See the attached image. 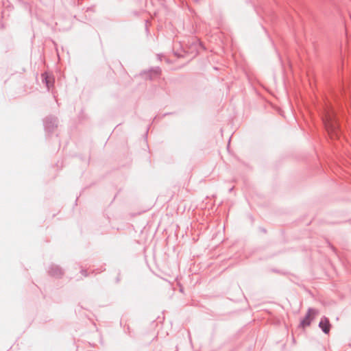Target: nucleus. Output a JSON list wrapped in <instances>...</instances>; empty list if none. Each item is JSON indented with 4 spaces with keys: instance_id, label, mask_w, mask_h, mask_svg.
Instances as JSON below:
<instances>
[{
    "instance_id": "nucleus-1",
    "label": "nucleus",
    "mask_w": 351,
    "mask_h": 351,
    "mask_svg": "<svg viewBox=\"0 0 351 351\" xmlns=\"http://www.w3.org/2000/svg\"><path fill=\"white\" fill-rule=\"evenodd\" d=\"M323 121L330 137H338L341 133V128L335 112L333 111H328L323 119Z\"/></svg>"
},
{
    "instance_id": "nucleus-2",
    "label": "nucleus",
    "mask_w": 351,
    "mask_h": 351,
    "mask_svg": "<svg viewBox=\"0 0 351 351\" xmlns=\"http://www.w3.org/2000/svg\"><path fill=\"white\" fill-rule=\"evenodd\" d=\"M45 130L47 132H53L54 130L58 127V119L53 116L47 117L44 121Z\"/></svg>"
},
{
    "instance_id": "nucleus-3",
    "label": "nucleus",
    "mask_w": 351,
    "mask_h": 351,
    "mask_svg": "<svg viewBox=\"0 0 351 351\" xmlns=\"http://www.w3.org/2000/svg\"><path fill=\"white\" fill-rule=\"evenodd\" d=\"M161 69L160 67H153L148 71L141 72V75L146 80H154L160 75Z\"/></svg>"
},
{
    "instance_id": "nucleus-4",
    "label": "nucleus",
    "mask_w": 351,
    "mask_h": 351,
    "mask_svg": "<svg viewBox=\"0 0 351 351\" xmlns=\"http://www.w3.org/2000/svg\"><path fill=\"white\" fill-rule=\"evenodd\" d=\"M317 311L315 309L309 308L304 318L301 320L300 326L302 328H305L306 326H310L312 321V318H311V316L312 314L315 315Z\"/></svg>"
},
{
    "instance_id": "nucleus-5",
    "label": "nucleus",
    "mask_w": 351,
    "mask_h": 351,
    "mask_svg": "<svg viewBox=\"0 0 351 351\" xmlns=\"http://www.w3.org/2000/svg\"><path fill=\"white\" fill-rule=\"evenodd\" d=\"M319 327L324 333L328 334L331 328L328 318L326 316H323L319 323Z\"/></svg>"
},
{
    "instance_id": "nucleus-6",
    "label": "nucleus",
    "mask_w": 351,
    "mask_h": 351,
    "mask_svg": "<svg viewBox=\"0 0 351 351\" xmlns=\"http://www.w3.org/2000/svg\"><path fill=\"white\" fill-rule=\"evenodd\" d=\"M48 273L50 276L56 277V278H60L61 277L64 272L61 267H60L58 265H51L48 269Z\"/></svg>"
},
{
    "instance_id": "nucleus-7",
    "label": "nucleus",
    "mask_w": 351,
    "mask_h": 351,
    "mask_svg": "<svg viewBox=\"0 0 351 351\" xmlns=\"http://www.w3.org/2000/svg\"><path fill=\"white\" fill-rule=\"evenodd\" d=\"M202 47V43L198 40L195 39L192 43L190 47L191 52L196 56L198 53V51L200 48Z\"/></svg>"
},
{
    "instance_id": "nucleus-8",
    "label": "nucleus",
    "mask_w": 351,
    "mask_h": 351,
    "mask_svg": "<svg viewBox=\"0 0 351 351\" xmlns=\"http://www.w3.org/2000/svg\"><path fill=\"white\" fill-rule=\"evenodd\" d=\"M43 81L45 83L48 90H49L50 87L53 86V79L51 77H49L47 73L42 74Z\"/></svg>"
},
{
    "instance_id": "nucleus-9",
    "label": "nucleus",
    "mask_w": 351,
    "mask_h": 351,
    "mask_svg": "<svg viewBox=\"0 0 351 351\" xmlns=\"http://www.w3.org/2000/svg\"><path fill=\"white\" fill-rule=\"evenodd\" d=\"M80 273L84 276V277H87L88 276V271L86 269H82L80 271Z\"/></svg>"
},
{
    "instance_id": "nucleus-10",
    "label": "nucleus",
    "mask_w": 351,
    "mask_h": 351,
    "mask_svg": "<svg viewBox=\"0 0 351 351\" xmlns=\"http://www.w3.org/2000/svg\"><path fill=\"white\" fill-rule=\"evenodd\" d=\"M119 278H117V282H119Z\"/></svg>"
}]
</instances>
